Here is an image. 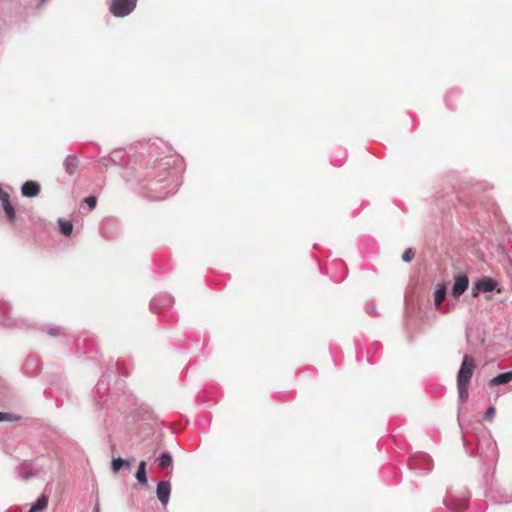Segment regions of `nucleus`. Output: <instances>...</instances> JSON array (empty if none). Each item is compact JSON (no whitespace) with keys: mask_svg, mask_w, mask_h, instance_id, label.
Segmentation results:
<instances>
[{"mask_svg":"<svg viewBox=\"0 0 512 512\" xmlns=\"http://www.w3.org/2000/svg\"><path fill=\"white\" fill-rule=\"evenodd\" d=\"M93 512H100V505L99 503L97 502L93 508Z\"/></svg>","mask_w":512,"mask_h":512,"instance_id":"obj_30","label":"nucleus"},{"mask_svg":"<svg viewBox=\"0 0 512 512\" xmlns=\"http://www.w3.org/2000/svg\"><path fill=\"white\" fill-rule=\"evenodd\" d=\"M84 202L88 205L89 210H92L97 204V199L94 196H88L84 199Z\"/></svg>","mask_w":512,"mask_h":512,"instance_id":"obj_21","label":"nucleus"},{"mask_svg":"<svg viewBox=\"0 0 512 512\" xmlns=\"http://www.w3.org/2000/svg\"><path fill=\"white\" fill-rule=\"evenodd\" d=\"M423 459H424L425 461H427V462L430 464L431 459H430V457H429L428 455H424V456H423ZM425 469H426V471H430V470H431V466L429 465V466H428L427 468H425Z\"/></svg>","mask_w":512,"mask_h":512,"instance_id":"obj_28","label":"nucleus"},{"mask_svg":"<svg viewBox=\"0 0 512 512\" xmlns=\"http://www.w3.org/2000/svg\"><path fill=\"white\" fill-rule=\"evenodd\" d=\"M447 296V287L443 283H439L436 285L435 293H434V306L437 310H441L443 313L449 312L448 309L442 310V304Z\"/></svg>","mask_w":512,"mask_h":512,"instance_id":"obj_6","label":"nucleus"},{"mask_svg":"<svg viewBox=\"0 0 512 512\" xmlns=\"http://www.w3.org/2000/svg\"><path fill=\"white\" fill-rule=\"evenodd\" d=\"M0 311H1V313H2L4 316H7V315H8V313H9V307H8V305H6V304H5V305L1 306Z\"/></svg>","mask_w":512,"mask_h":512,"instance_id":"obj_27","label":"nucleus"},{"mask_svg":"<svg viewBox=\"0 0 512 512\" xmlns=\"http://www.w3.org/2000/svg\"><path fill=\"white\" fill-rule=\"evenodd\" d=\"M1 202H2V206H3V205H6L7 203H10V201H9V195L5 196V198H3V199L1 200Z\"/></svg>","mask_w":512,"mask_h":512,"instance_id":"obj_29","label":"nucleus"},{"mask_svg":"<svg viewBox=\"0 0 512 512\" xmlns=\"http://www.w3.org/2000/svg\"><path fill=\"white\" fill-rule=\"evenodd\" d=\"M0 324L9 326V324L6 321H0Z\"/></svg>","mask_w":512,"mask_h":512,"instance_id":"obj_33","label":"nucleus"},{"mask_svg":"<svg viewBox=\"0 0 512 512\" xmlns=\"http://www.w3.org/2000/svg\"><path fill=\"white\" fill-rule=\"evenodd\" d=\"M512 381V371L500 373L497 376L493 377L488 385L490 387L507 384Z\"/></svg>","mask_w":512,"mask_h":512,"instance_id":"obj_11","label":"nucleus"},{"mask_svg":"<svg viewBox=\"0 0 512 512\" xmlns=\"http://www.w3.org/2000/svg\"><path fill=\"white\" fill-rule=\"evenodd\" d=\"M124 154L122 151H115L112 153L110 157H103L100 159V163L104 166H107L109 162L113 164H118L122 162V158Z\"/></svg>","mask_w":512,"mask_h":512,"instance_id":"obj_12","label":"nucleus"},{"mask_svg":"<svg viewBox=\"0 0 512 512\" xmlns=\"http://www.w3.org/2000/svg\"><path fill=\"white\" fill-rule=\"evenodd\" d=\"M41 470L42 468L37 466L32 461H24L17 468L18 475L23 480L30 479L31 477L37 475Z\"/></svg>","mask_w":512,"mask_h":512,"instance_id":"obj_4","label":"nucleus"},{"mask_svg":"<svg viewBox=\"0 0 512 512\" xmlns=\"http://www.w3.org/2000/svg\"><path fill=\"white\" fill-rule=\"evenodd\" d=\"M135 477L140 484L147 483L146 462L145 461H141L139 463L138 470L136 472Z\"/></svg>","mask_w":512,"mask_h":512,"instance_id":"obj_15","label":"nucleus"},{"mask_svg":"<svg viewBox=\"0 0 512 512\" xmlns=\"http://www.w3.org/2000/svg\"><path fill=\"white\" fill-rule=\"evenodd\" d=\"M157 461H158L159 466L163 469H167L173 463L172 456L170 455V453H167V452L161 454Z\"/></svg>","mask_w":512,"mask_h":512,"instance_id":"obj_18","label":"nucleus"},{"mask_svg":"<svg viewBox=\"0 0 512 512\" xmlns=\"http://www.w3.org/2000/svg\"><path fill=\"white\" fill-rule=\"evenodd\" d=\"M468 387L469 385L457 384L458 396L462 404L466 402L468 399Z\"/></svg>","mask_w":512,"mask_h":512,"instance_id":"obj_19","label":"nucleus"},{"mask_svg":"<svg viewBox=\"0 0 512 512\" xmlns=\"http://www.w3.org/2000/svg\"><path fill=\"white\" fill-rule=\"evenodd\" d=\"M475 369V361L469 356L465 355L457 374V384L469 385L473 372Z\"/></svg>","mask_w":512,"mask_h":512,"instance_id":"obj_1","label":"nucleus"},{"mask_svg":"<svg viewBox=\"0 0 512 512\" xmlns=\"http://www.w3.org/2000/svg\"><path fill=\"white\" fill-rule=\"evenodd\" d=\"M48 505V497L46 495H42L39 497L35 503H33L28 512H40L44 510Z\"/></svg>","mask_w":512,"mask_h":512,"instance_id":"obj_13","label":"nucleus"},{"mask_svg":"<svg viewBox=\"0 0 512 512\" xmlns=\"http://www.w3.org/2000/svg\"><path fill=\"white\" fill-rule=\"evenodd\" d=\"M48 334L51 335V336H57L60 334V329L59 328H50L48 330Z\"/></svg>","mask_w":512,"mask_h":512,"instance_id":"obj_26","label":"nucleus"},{"mask_svg":"<svg viewBox=\"0 0 512 512\" xmlns=\"http://www.w3.org/2000/svg\"><path fill=\"white\" fill-rule=\"evenodd\" d=\"M3 210L7 216V218L9 219V221H14L15 220V210L13 208V206L11 205V203H7L6 205H3Z\"/></svg>","mask_w":512,"mask_h":512,"instance_id":"obj_20","label":"nucleus"},{"mask_svg":"<svg viewBox=\"0 0 512 512\" xmlns=\"http://www.w3.org/2000/svg\"><path fill=\"white\" fill-rule=\"evenodd\" d=\"M497 287V282L489 277L479 279L473 287V296H476L478 292H492Z\"/></svg>","mask_w":512,"mask_h":512,"instance_id":"obj_5","label":"nucleus"},{"mask_svg":"<svg viewBox=\"0 0 512 512\" xmlns=\"http://www.w3.org/2000/svg\"><path fill=\"white\" fill-rule=\"evenodd\" d=\"M494 415H495V407L494 406H490L486 410V412H485L484 419L485 420H492Z\"/></svg>","mask_w":512,"mask_h":512,"instance_id":"obj_23","label":"nucleus"},{"mask_svg":"<svg viewBox=\"0 0 512 512\" xmlns=\"http://www.w3.org/2000/svg\"><path fill=\"white\" fill-rule=\"evenodd\" d=\"M469 285V279L467 275L462 274L458 275L455 279V283L452 287V295L455 298L460 297L468 288Z\"/></svg>","mask_w":512,"mask_h":512,"instance_id":"obj_8","label":"nucleus"},{"mask_svg":"<svg viewBox=\"0 0 512 512\" xmlns=\"http://www.w3.org/2000/svg\"><path fill=\"white\" fill-rule=\"evenodd\" d=\"M58 224H59L60 232L63 235L69 236L72 233L73 225L70 221H66V220L60 218L58 220Z\"/></svg>","mask_w":512,"mask_h":512,"instance_id":"obj_17","label":"nucleus"},{"mask_svg":"<svg viewBox=\"0 0 512 512\" xmlns=\"http://www.w3.org/2000/svg\"><path fill=\"white\" fill-rule=\"evenodd\" d=\"M414 257V251L411 248H408L404 251L402 255V259L405 262H410Z\"/></svg>","mask_w":512,"mask_h":512,"instance_id":"obj_22","label":"nucleus"},{"mask_svg":"<svg viewBox=\"0 0 512 512\" xmlns=\"http://www.w3.org/2000/svg\"><path fill=\"white\" fill-rule=\"evenodd\" d=\"M136 3L137 0H113L110 11L116 17H125L135 9Z\"/></svg>","mask_w":512,"mask_h":512,"instance_id":"obj_2","label":"nucleus"},{"mask_svg":"<svg viewBox=\"0 0 512 512\" xmlns=\"http://www.w3.org/2000/svg\"><path fill=\"white\" fill-rule=\"evenodd\" d=\"M155 198H156L157 200H162V199H164V198H165V196H161V195H159V196H155Z\"/></svg>","mask_w":512,"mask_h":512,"instance_id":"obj_32","label":"nucleus"},{"mask_svg":"<svg viewBox=\"0 0 512 512\" xmlns=\"http://www.w3.org/2000/svg\"><path fill=\"white\" fill-rule=\"evenodd\" d=\"M40 192V185L34 181H27L21 187V193L25 197H35Z\"/></svg>","mask_w":512,"mask_h":512,"instance_id":"obj_9","label":"nucleus"},{"mask_svg":"<svg viewBox=\"0 0 512 512\" xmlns=\"http://www.w3.org/2000/svg\"><path fill=\"white\" fill-rule=\"evenodd\" d=\"M468 501L467 496H462L461 498H455L451 492L449 491L447 496L444 498V504L446 508L452 512H464L466 508V504Z\"/></svg>","mask_w":512,"mask_h":512,"instance_id":"obj_3","label":"nucleus"},{"mask_svg":"<svg viewBox=\"0 0 512 512\" xmlns=\"http://www.w3.org/2000/svg\"><path fill=\"white\" fill-rule=\"evenodd\" d=\"M171 484L169 481H160L157 484L156 495L159 501L165 506L169 502Z\"/></svg>","mask_w":512,"mask_h":512,"instance_id":"obj_7","label":"nucleus"},{"mask_svg":"<svg viewBox=\"0 0 512 512\" xmlns=\"http://www.w3.org/2000/svg\"><path fill=\"white\" fill-rule=\"evenodd\" d=\"M157 305H158V304H157V299H153V300L151 301V308H152V309H155V307H156Z\"/></svg>","mask_w":512,"mask_h":512,"instance_id":"obj_31","label":"nucleus"},{"mask_svg":"<svg viewBox=\"0 0 512 512\" xmlns=\"http://www.w3.org/2000/svg\"><path fill=\"white\" fill-rule=\"evenodd\" d=\"M131 466V462L129 460H125L122 458H116L112 460L111 468L113 472H118L121 468L129 469Z\"/></svg>","mask_w":512,"mask_h":512,"instance_id":"obj_16","label":"nucleus"},{"mask_svg":"<svg viewBox=\"0 0 512 512\" xmlns=\"http://www.w3.org/2000/svg\"><path fill=\"white\" fill-rule=\"evenodd\" d=\"M78 165L79 161L76 155H68L63 162L65 172L70 176L76 172Z\"/></svg>","mask_w":512,"mask_h":512,"instance_id":"obj_10","label":"nucleus"},{"mask_svg":"<svg viewBox=\"0 0 512 512\" xmlns=\"http://www.w3.org/2000/svg\"><path fill=\"white\" fill-rule=\"evenodd\" d=\"M8 420H11L10 414L9 413L0 412V422L8 421Z\"/></svg>","mask_w":512,"mask_h":512,"instance_id":"obj_25","label":"nucleus"},{"mask_svg":"<svg viewBox=\"0 0 512 512\" xmlns=\"http://www.w3.org/2000/svg\"><path fill=\"white\" fill-rule=\"evenodd\" d=\"M25 372L29 376H36L39 372V362L36 359H30L25 364Z\"/></svg>","mask_w":512,"mask_h":512,"instance_id":"obj_14","label":"nucleus"},{"mask_svg":"<svg viewBox=\"0 0 512 512\" xmlns=\"http://www.w3.org/2000/svg\"><path fill=\"white\" fill-rule=\"evenodd\" d=\"M345 159H346V153L344 152L343 156L340 159H333L332 161H333L334 165L341 166L344 163Z\"/></svg>","mask_w":512,"mask_h":512,"instance_id":"obj_24","label":"nucleus"}]
</instances>
